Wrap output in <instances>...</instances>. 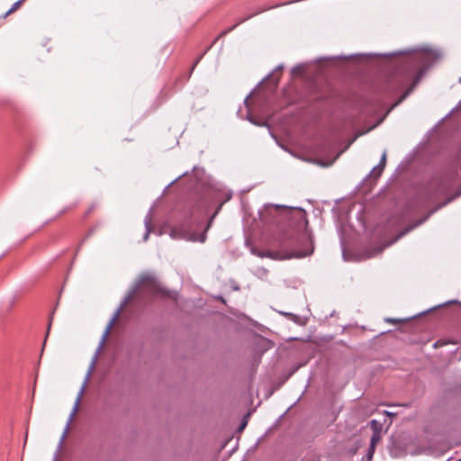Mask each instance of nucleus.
Returning a JSON list of instances; mask_svg holds the SVG:
<instances>
[{"label": "nucleus", "mask_w": 461, "mask_h": 461, "mask_svg": "<svg viewBox=\"0 0 461 461\" xmlns=\"http://www.w3.org/2000/svg\"><path fill=\"white\" fill-rule=\"evenodd\" d=\"M385 321L388 323L397 324V323L401 322L402 321L399 319L386 318Z\"/></svg>", "instance_id": "obj_11"}, {"label": "nucleus", "mask_w": 461, "mask_h": 461, "mask_svg": "<svg viewBox=\"0 0 461 461\" xmlns=\"http://www.w3.org/2000/svg\"><path fill=\"white\" fill-rule=\"evenodd\" d=\"M24 1L25 0H19V1L15 2L13 5V6L4 14V18H6L8 15L12 14L16 10H18Z\"/></svg>", "instance_id": "obj_8"}, {"label": "nucleus", "mask_w": 461, "mask_h": 461, "mask_svg": "<svg viewBox=\"0 0 461 461\" xmlns=\"http://www.w3.org/2000/svg\"><path fill=\"white\" fill-rule=\"evenodd\" d=\"M245 426H246V422H243V423L241 424V426H240V429H243Z\"/></svg>", "instance_id": "obj_15"}, {"label": "nucleus", "mask_w": 461, "mask_h": 461, "mask_svg": "<svg viewBox=\"0 0 461 461\" xmlns=\"http://www.w3.org/2000/svg\"><path fill=\"white\" fill-rule=\"evenodd\" d=\"M421 60L419 59L412 63L408 70L405 72V79L411 80V85L405 90V92L401 95V97L393 104L390 110L393 109L397 105H399L403 100L407 98V96L414 90L415 86L419 84L420 80L423 77L426 68L425 66H421Z\"/></svg>", "instance_id": "obj_2"}, {"label": "nucleus", "mask_w": 461, "mask_h": 461, "mask_svg": "<svg viewBox=\"0 0 461 461\" xmlns=\"http://www.w3.org/2000/svg\"><path fill=\"white\" fill-rule=\"evenodd\" d=\"M371 425L373 428H375V425H377V422L375 420H372Z\"/></svg>", "instance_id": "obj_14"}, {"label": "nucleus", "mask_w": 461, "mask_h": 461, "mask_svg": "<svg viewBox=\"0 0 461 461\" xmlns=\"http://www.w3.org/2000/svg\"><path fill=\"white\" fill-rule=\"evenodd\" d=\"M386 157H387V153H386V151H384V153L382 154L381 161H380L379 165L373 169V174L375 176H379L381 175L382 171L384 170V168L385 167V163H386Z\"/></svg>", "instance_id": "obj_7"}, {"label": "nucleus", "mask_w": 461, "mask_h": 461, "mask_svg": "<svg viewBox=\"0 0 461 461\" xmlns=\"http://www.w3.org/2000/svg\"><path fill=\"white\" fill-rule=\"evenodd\" d=\"M142 291L161 298H176V294L165 288L150 273H143L140 275L132 294H137Z\"/></svg>", "instance_id": "obj_1"}, {"label": "nucleus", "mask_w": 461, "mask_h": 461, "mask_svg": "<svg viewBox=\"0 0 461 461\" xmlns=\"http://www.w3.org/2000/svg\"><path fill=\"white\" fill-rule=\"evenodd\" d=\"M407 231H408V230H405V231H403L402 233L399 234V235L396 237L395 240H398V239H399L400 237H402V235H404Z\"/></svg>", "instance_id": "obj_12"}, {"label": "nucleus", "mask_w": 461, "mask_h": 461, "mask_svg": "<svg viewBox=\"0 0 461 461\" xmlns=\"http://www.w3.org/2000/svg\"><path fill=\"white\" fill-rule=\"evenodd\" d=\"M312 252V251H311L310 253H303V254H300V255H298L297 257H300V258H302V257H305V256H307V255H310Z\"/></svg>", "instance_id": "obj_13"}, {"label": "nucleus", "mask_w": 461, "mask_h": 461, "mask_svg": "<svg viewBox=\"0 0 461 461\" xmlns=\"http://www.w3.org/2000/svg\"><path fill=\"white\" fill-rule=\"evenodd\" d=\"M119 316H120V312L117 311L114 313V315L113 316V318L111 319V321H109V323L107 324V326L104 331L100 345H99V350H101L103 348V347L104 346L111 330H113L114 324L117 322V321L119 319Z\"/></svg>", "instance_id": "obj_5"}, {"label": "nucleus", "mask_w": 461, "mask_h": 461, "mask_svg": "<svg viewBox=\"0 0 461 461\" xmlns=\"http://www.w3.org/2000/svg\"><path fill=\"white\" fill-rule=\"evenodd\" d=\"M90 375V373L87 375L86 378V381L85 383L83 384L77 398H76V401H75V403H74V406H73V410L69 415V419H68V424H67V427L65 429V431L61 437V442L65 439L66 436H67V433L68 431V428H69V424L73 421L77 412L79 410V407H80V403H81V401H82V397L85 393V391H86V384H87V380H88V377Z\"/></svg>", "instance_id": "obj_4"}, {"label": "nucleus", "mask_w": 461, "mask_h": 461, "mask_svg": "<svg viewBox=\"0 0 461 461\" xmlns=\"http://www.w3.org/2000/svg\"><path fill=\"white\" fill-rule=\"evenodd\" d=\"M258 255L260 258L267 257V258H272V259H275V260H282V259H286V258H291L290 256H283L279 252L270 251V250L262 251V252L258 253Z\"/></svg>", "instance_id": "obj_6"}, {"label": "nucleus", "mask_w": 461, "mask_h": 461, "mask_svg": "<svg viewBox=\"0 0 461 461\" xmlns=\"http://www.w3.org/2000/svg\"><path fill=\"white\" fill-rule=\"evenodd\" d=\"M186 235L187 234L183 230H178L176 229H172L170 230V236L174 239H185Z\"/></svg>", "instance_id": "obj_9"}, {"label": "nucleus", "mask_w": 461, "mask_h": 461, "mask_svg": "<svg viewBox=\"0 0 461 461\" xmlns=\"http://www.w3.org/2000/svg\"><path fill=\"white\" fill-rule=\"evenodd\" d=\"M205 238H206V237H205V234H201V235L199 236L198 241H200V242H202V243H203V242H204V241H205ZM188 240H193V241L197 240V239H196V238H194V235H191V236L188 238Z\"/></svg>", "instance_id": "obj_10"}, {"label": "nucleus", "mask_w": 461, "mask_h": 461, "mask_svg": "<svg viewBox=\"0 0 461 461\" xmlns=\"http://www.w3.org/2000/svg\"><path fill=\"white\" fill-rule=\"evenodd\" d=\"M90 375V373L87 375L86 378V381L85 383L83 384L77 398H76V401H75V403H74V406H73V410L69 415V419H68V424H67V427L65 429V431L61 437V442L65 439L66 436H67V433L68 431V428H69V424L73 421L77 412L79 410V407H80V403H81V401H82V397L85 393V391H86V384H87V380H88V377Z\"/></svg>", "instance_id": "obj_3"}]
</instances>
